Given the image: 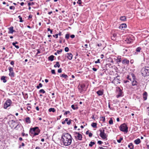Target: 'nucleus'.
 I'll return each instance as SVG.
<instances>
[{
  "label": "nucleus",
  "instance_id": "dca6fc26",
  "mask_svg": "<svg viewBox=\"0 0 149 149\" xmlns=\"http://www.w3.org/2000/svg\"><path fill=\"white\" fill-rule=\"evenodd\" d=\"M96 93L99 96L102 95L103 94V91L101 90H99L98 91H97Z\"/></svg>",
  "mask_w": 149,
  "mask_h": 149
},
{
  "label": "nucleus",
  "instance_id": "0e129e2a",
  "mask_svg": "<svg viewBox=\"0 0 149 149\" xmlns=\"http://www.w3.org/2000/svg\"><path fill=\"white\" fill-rule=\"evenodd\" d=\"M32 17V15H30L29 17H28V19H29V18H31Z\"/></svg>",
  "mask_w": 149,
  "mask_h": 149
},
{
  "label": "nucleus",
  "instance_id": "4be33fe9",
  "mask_svg": "<svg viewBox=\"0 0 149 149\" xmlns=\"http://www.w3.org/2000/svg\"><path fill=\"white\" fill-rule=\"evenodd\" d=\"M147 93L146 92H144V93L143 94V98L144 99V100H146L147 99Z\"/></svg>",
  "mask_w": 149,
  "mask_h": 149
},
{
  "label": "nucleus",
  "instance_id": "69168bd1",
  "mask_svg": "<svg viewBox=\"0 0 149 149\" xmlns=\"http://www.w3.org/2000/svg\"><path fill=\"white\" fill-rule=\"evenodd\" d=\"M93 70L94 71H96L97 70V69L95 68H93Z\"/></svg>",
  "mask_w": 149,
  "mask_h": 149
},
{
  "label": "nucleus",
  "instance_id": "bf43d9fd",
  "mask_svg": "<svg viewBox=\"0 0 149 149\" xmlns=\"http://www.w3.org/2000/svg\"><path fill=\"white\" fill-rule=\"evenodd\" d=\"M132 80L134 79H135V77L134 75V74H132Z\"/></svg>",
  "mask_w": 149,
  "mask_h": 149
},
{
  "label": "nucleus",
  "instance_id": "58836bf2",
  "mask_svg": "<svg viewBox=\"0 0 149 149\" xmlns=\"http://www.w3.org/2000/svg\"><path fill=\"white\" fill-rule=\"evenodd\" d=\"M69 36L70 35L69 34H66L65 36V38L67 39H69Z\"/></svg>",
  "mask_w": 149,
  "mask_h": 149
},
{
  "label": "nucleus",
  "instance_id": "a211bd4d",
  "mask_svg": "<svg viewBox=\"0 0 149 149\" xmlns=\"http://www.w3.org/2000/svg\"><path fill=\"white\" fill-rule=\"evenodd\" d=\"M54 56L53 55H52L48 57V59L49 61H52L54 60Z\"/></svg>",
  "mask_w": 149,
  "mask_h": 149
},
{
  "label": "nucleus",
  "instance_id": "7c9ffc66",
  "mask_svg": "<svg viewBox=\"0 0 149 149\" xmlns=\"http://www.w3.org/2000/svg\"><path fill=\"white\" fill-rule=\"evenodd\" d=\"M42 84L40 83L39 84V85L37 86L36 88L38 89H39L40 87H42Z\"/></svg>",
  "mask_w": 149,
  "mask_h": 149
},
{
  "label": "nucleus",
  "instance_id": "de8ad7c7",
  "mask_svg": "<svg viewBox=\"0 0 149 149\" xmlns=\"http://www.w3.org/2000/svg\"><path fill=\"white\" fill-rule=\"evenodd\" d=\"M58 34H56L55 35H53V36L55 38H57L58 37Z\"/></svg>",
  "mask_w": 149,
  "mask_h": 149
},
{
  "label": "nucleus",
  "instance_id": "13d9d810",
  "mask_svg": "<svg viewBox=\"0 0 149 149\" xmlns=\"http://www.w3.org/2000/svg\"><path fill=\"white\" fill-rule=\"evenodd\" d=\"M97 143L100 144H101L102 143V142L101 141H98Z\"/></svg>",
  "mask_w": 149,
  "mask_h": 149
},
{
  "label": "nucleus",
  "instance_id": "774afa93",
  "mask_svg": "<svg viewBox=\"0 0 149 149\" xmlns=\"http://www.w3.org/2000/svg\"><path fill=\"white\" fill-rule=\"evenodd\" d=\"M98 149H104V148L102 147H99Z\"/></svg>",
  "mask_w": 149,
  "mask_h": 149
},
{
  "label": "nucleus",
  "instance_id": "49530a36",
  "mask_svg": "<svg viewBox=\"0 0 149 149\" xmlns=\"http://www.w3.org/2000/svg\"><path fill=\"white\" fill-rule=\"evenodd\" d=\"M15 7L14 6H11L10 7V10H14Z\"/></svg>",
  "mask_w": 149,
  "mask_h": 149
},
{
  "label": "nucleus",
  "instance_id": "e2e57ef3",
  "mask_svg": "<svg viewBox=\"0 0 149 149\" xmlns=\"http://www.w3.org/2000/svg\"><path fill=\"white\" fill-rule=\"evenodd\" d=\"M130 76H128L127 77V78L129 80H130V81H132L131 79V78H130Z\"/></svg>",
  "mask_w": 149,
  "mask_h": 149
},
{
  "label": "nucleus",
  "instance_id": "4d7b16f0",
  "mask_svg": "<svg viewBox=\"0 0 149 149\" xmlns=\"http://www.w3.org/2000/svg\"><path fill=\"white\" fill-rule=\"evenodd\" d=\"M88 134L89 136L90 137H91L93 135L92 134L91 132H89Z\"/></svg>",
  "mask_w": 149,
  "mask_h": 149
},
{
  "label": "nucleus",
  "instance_id": "72a5a7b5",
  "mask_svg": "<svg viewBox=\"0 0 149 149\" xmlns=\"http://www.w3.org/2000/svg\"><path fill=\"white\" fill-rule=\"evenodd\" d=\"M71 107L74 110L77 109H78V107L77 106L76 107H75V106L74 105H72Z\"/></svg>",
  "mask_w": 149,
  "mask_h": 149
},
{
  "label": "nucleus",
  "instance_id": "052dcab7",
  "mask_svg": "<svg viewBox=\"0 0 149 149\" xmlns=\"http://www.w3.org/2000/svg\"><path fill=\"white\" fill-rule=\"evenodd\" d=\"M75 37V36L74 35H72L70 36V37L72 38H74Z\"/></svg>",
  "mask_w": 149,
  "mask_h": 149
},
{
  "label": "nucleus",
  "instance_id": "473e14b6",
  "mask_svg": "<svg viewBox=\"0 0 149 149\" xmlns=\"http://www.w3.org/2000/svg\"><path fill=\"white\" fill-rule=\"evenodd\" d=\"M100 118L101 119V120H102L103 122H105V117H103V116H102V117H100Z\"/></svg>",
  "mask_w": 149,
  "mask_h": 149
},
{
  "label": "nucleus",
  "instance_id": "c9c22d12",
  "mask_svg": "<svg viewBox=\"0 0 149 149\" xmlns=\"http://www.w3.org/2000/svg\"><path fill=\"white\" fill-rule=\"evenodd\" d=\"M116 33H113L112 35V36L111 37L112 39H114L116 36Z\"/></svg>",
  "mask_w": 149,
  "mask_h": 149
},
{
  "label": "nucleus",
  "instance_id": "09e8293b",
  "mask_svg": "<svg viewBox=\"0 0 149 149\" xmlns=\"http://www.w3.org/2000/svg\"><path fill=\"white\" fill-rule=\"evenodd\" d=\"M51 72L52 74H56L55 70H52Z\"/></svg>",
  "mask_w": 149,
  "mask_h": 149
},
{
  "label": "nucleus",
  "instance_id": "a19ab883",
  "mask_svg": "<svg viewBox=\"0 0 149 149\" xmlns=\"http://www.w3.org/2000/svg\"><path fill=\"white\" fill-rule=\"evenodd\" d=\"M141 50V48L140 47H137L136 49V51L138 52H139Z\"/></svg>",
  "mask_w": 149,
  "mask_h": 149
},
{
  "label": "nucleus",
  "instance_id": "b1692460",
  "mask_svg": "<svg viewBox=\"0 0 149 149\" xmlns=\"http://www.w3.org/2000/svg\"><path fill=\"white\" fill-rule=\"evenodd\" d=\"M60 65L59 64V63L57 61L56 62V64L54 65V67L55 68H56L58 67V68H59L60 67Z\"/></svg>",
  "mask_w": 149,
  "mask_h": 149
},
{
  "label": "nucleus",
  "instance_id": "cd10ccee",
  "mask_svg": "<svg viewBox=\"0 0 149 149\" xmlns=\"http://www.w3.org/2000/svg\"><path fill=\"white\" fill-rule=\"evenodd\" d=\"M91 126L94 128L97 127V123H93L91 124Z\"/></svg>",
  "mask_w": 149,
  "mask_h": 149
},
{
  "label": "nucleus",
  "instance_id": "2f4dec72",
  "mask_svg": "<svg viewBox=\"0 0 149 149\" xmlns=\"http://www.w3.org/2000/svg\"><path fill=\"white\" fill-rule=\"evenodd\" d=\"M95 144V143L94 142L91 141L89 144V146L90 147H92L93 145Z\"/></svg>",
  "mask_w": 149,
  "mask_h": 149
},
{
  "label": "nucleus",
  "instance_id": "4468645a",
  "mask_svg": "<svg viewBox=\"0 0 149 149\" xmlns=\"http://www.w3.org/2000/svg\"><path fill=\"white\" fill-rule=\"evenodd\" d=\"M40 131L39 129L36 130V131L32 135H33V136L38 135L40 133Z\"/></svg>",
  "mask_w": 149,
  "mask_h": 149
},
{
  "label": "nucleus",
  "instance_id": "7ed1b4c3",
  "mask_svg": "<svg viewBox=\"0 0 149 149\" xmlns=\"http://www.w3.org/2000/svg\"><path fill=\"white\" fill-rule=\"evenodd\" d=\"M100 133V136L104 139H107V135L104 133V128H102L99 130Z\"/></svg>",
  "mask_w": 149,
  "mask_h": 149
},
{
  "label": "nucleus",
  "instance_id": "603ef678",
  "mask_svg": "<svg viewBox=\"0 0 149 149\" xmlns=\"http://www.w3.org/2000/svg\"><path fill=\"white\" fill-rule=\"evenodd\" d=\"M21 126V124H18V125H17L15 127H14V128L15 129V128H16L18 127H20V126Z\"/></svg>",
  "mask_w": 149,
  "mask_h": 149
},
{
  "label": "nucleus",
  "instance_id": "0eeeda50",
  "mask_svg": "<svg viewBox=\"0 0 149 149\" xmlns=\"http://www.w3.org/2000/svg\"><path fill=\"white\" fill-rule=\"evenodd\" d=\"M8 70L9 72V75L11 77H13L15 76V73L13 72V68L12 67H9Z\"/></svg>",
  "mask_w": 149,
  "mask_h": 149
},
{
  "label": "nucleus",
  "instance_id": "680f3d73",
  "mask_svg": "<svg viewBox=\"0 0 149 149\" xmlns=\"http://www.w3.org/2000/svg\"><path fill=\"white\" fill-rule=\"evenodd\" d=\"M10 63L11 65H13L14 64V62L13 61H12Z\"/></svg>",
  "mask_w": 149,
  "mask_h": 149
},
{
  "label": "nucleus",
  "instance_id": "37998d69",
  "mask_svg": "<svg viewBox=\"0 0 149 149\" xmlns=\"http://www.w3.org/2000/svg\"><path fill=\"white\" fill-rule=\"evenodd\" d=\"M18 17L19 18V22H22L23 21L22 19V18L21 17V16L19 15L18 16Z\"/></svg>",
  "mask_w": 149,
  "mask_h": 149
},
{
  "label": "nucleus",
  "instance_id": "f257e3e1",
  "mask_svg": "<svg viewBox=\"0 0 149 149\" xmlns=\"http://www.w3.org/2000/svg\"><path fill=\"white\" fill-rule=\"evenodd\" d=\"M71 136L68 133L63 134L62 136L61 141L63 144L65 146L70 145L72 141Z\"/></svg>",
  "mask_w": 149,
  "mask_h": 149
},
{
  "label": "nucleus",
  "instance_id": "2eb2a0df",
  "mask_svg": "<svg viewBox=\"0 0 149 149\" xmlns=\"http://www.w3.org/2000/svg\"><path fill=\"white\" fill-rule=\"evenodd\" d=\"M132 86L136 85L137 84V82L135 79H134L132 80Z\"/></svg>",
  "mask_w": 149,
  "mask_h": 149
},
{
  "label": "nucleus",
  "instance_id": "f3484780",
  "mask_svg": "<svg viewBox=\"0 0 149 149\" xmlns=\"http://www.w3.org/2000/svg\"><path fill=\"white\" fill-rule=\"evenodd\" d=\"M121 56H118L116 60L117 63H119L120 62H121Z\"/></svg>",
  "mask_w": 149,
  "mask_h": 149
},
{
  "label": "nucleus",
  "instance_id": "ddd939ff",
  "mask_svg": "<svg viewBox=\"0 0 149 149\" xmlns=\"http://www.w3.org/2000/svg\"><path fill=\"white\" fill-rule=\"evenodd\" d=\"M122 62L123 64L126 63V64H128L129 63V61L126 59H124V60H122Z\"/></svg>",
  "mask_w": 149,
  "mask_h": 149
},
{
  "label": "nucleus",
  "instance_id": "3c124183",
  "mask_svg": "<svg viewBox=\"0 0 149 149\" xmlns=\"http://www.w3.org/2000/svg\"><path fill=\"white\" fill-rule=\"evenodd\" d=\"M62 51V49H61L60 50H57V53L58 54H60V53H61V52Z\"/></svg>",
  "mask_w": 149,
  "mask_h": 149
},
{
  "label": "nucleus",
  "instance_id": "6e6552de",
  "mask_svg": "<svg viewBox=\"0 0 149 149\" xmlns=\"http://www.w3.org/2000/svg\"><path fill=\"white\" fill-rule=\"evenodd\" d=\"M38 129V127H35L33 128H31L29 130V134L31 135L33 134Z\"/></svg>",
  "mask_w": 149,
  "mask_h": 149
},
{
  "label": "nucleus",
  "instance_id": "c85d7f7f",
  "mask_svg": "<svg viewBox=\"0 0 149 149\" xmlns=\"http://www.w3.org/2000/svg\"><path fill=\"white\" fill-rule=\"evenodd\" d=\"M49 112H54L55 111V110L54 108H50L49 109Z\"/></svg>",
  "mask_w": 149,
  "mask_h": 149
},
{
  "label": "nucleus",
  "instance_id": "393cba45",
  "mask_svg": "<svg viewBox=\"0 0 149 149\" xmlns=\"http://www.w3.org/2000/svg\"><path fill=\"white\" fill-rule=\"evenodd\" d=\"M60 76L61 77H63L65 79H66L68 77V76L65 74H61Z\"/></svg>",
  "mask_w": 149,
  "mask_h": 149
},
{
  "label": "nucleus",
  "instance_id": "79ce46f5",
  "mask_svg": "<svg viewBox=\"0 0 149 149\" xmlns=\"http://www.w3.org/2000/svg\"><path fill=\"white\" fill-rule=\"evenodd\" d=\"M39 92L40 93H45V91L43 89H42L39 91Z\"/></svg>",
  "mask_w": 149,
  "mask_h": 149
},
{
  "label": "nucleus",
  "instance_id": "ea45409f",
  "mask_svg": "<svg viewBox=\"0 0 149 149\" xmlns=\"http://www.w3.org/2000/svg\"><path fill=\"white\" fill-rule=\"evenodd\" d=\"M123 139V138L122 137H120V139L117 140L118 142V143H120L121 141Z\"/></svg>",
  "mask_w": 149,
  "mask_h": 149
},
{
  "label": "nucleus",
  "instance_id": "6e6d98bb",
  "mask_svg": "<svg viewBox=\"0 0 149 149\" xmlns=\"http://www.w3.org/2000/svg\"><path fill=\"white\" fill-rule=\"evenodd\" d=\"M34 3L33 2H32L31 3H28V5L29 6H30L31 5H34Z\"/></svg>",
  "mask_w": 149,
  "mask_h": 149
},
{
  "label": "nucleus",
  "instance_id": "c03bdc74",
  "mask_svg": "<svg viewBox=\"0 0 149 149\" xmlns=\"http://www.w3.org/2000/svg\"><path fill=\"white\" fill-rule=\"evenodd\" d=\"M82 3L81 1V0H78L77 2V3L79 5L81 4Z\"/></svg>",
  "mask_w": 149,
  "mask_h": 149
},
{
  "label": "nucleus",
  "instance_id": "4c0bfd02",
  "mask_svg": "<svg viewBox=\"0 0 149 149\" xmlns=\"http://www.w3.org/2000/svg\"><path fill=\"white\" fill-rule=\"evenodd\" d=\"M12 123H11V125H13L12 127H14V125H15V121L13 120H12Z\"/></svg>",
  "mask_w": 149,
  "mask_h": 149
},
{
  "label": "nucleus",
  "instance_id": "6ab92c4d",
  "mask_svg": "<svg viewBox=\"0 0 149 149\" xmlns=\"http://www.w3.org/2000/svg\"><path fill=\"white\" fill-rule=\"evenodd\" d=\"M126 26H127V25L126 24H123L120 25V29H122L124 28H125V27H126Z\"/></svg>",
  "mask_w": 149,
  "mask_h": 149
},
{
  "label": "nucleus",
  "instance_id": "423d86ee",
  "mask_svg": "<svg viewBox=\"0 0 149 149\" xmlns=\"http://www.w3.org/2000/svg\"><path fill=\"white\" fill-rule=\"evenodd\" d=\"M75 137V138L79 140H81L82 138V135L80 134L79 132H74Z\"/></svg>",
  "mask_w": 149,
  "mask_h": 149
},
{
  "label": "nucleus",
  "instance_id": "f704fd0d",
  "mask_svg": "<svg viewBox=\"0 0 149 149\" xmlns=\"http://www.w3.org/2000/svg\"><path fill=\"white\" fill-rule=\"evenodd\" d=\"M109 123L110 125H112L113 124V121L111 118H110V120L109 121Z\"/></svg>",
  "mask_w": 149,
  "mask_h": 149
},
{
  "label": "nucleus",
  "instance_id": "338daca9",
  "mask_svg": "<svg viewBox=\"0 0 149 149\" xmlns=\"http://www.w3.org/2000/svg\"><path fill=\"white\" fill-rule=\"evenodd\" d=\"M104 57V55L103 54H101L100 55V58H103Z\"/></svg>",
  "mask_w": 149,
  "mask_h": 149
},
{
  "label": "nucleus",
  "instance_id": "e433bc0d",
  "mask_svg": "<svg viewBox=\"0 0 149 149\" xmlns=\"http://www.w3.org/2000/svg\"><path fill=\"white\" fill-rule=\"evenodd\" d=\"M13 45L17 49H18L19 48V47L18 45H16V44L15 43V42H13L12 43Z\"/></svg>",
  "mask_w": 149,
  "mask_h": 149
},
{
  "label": "nucleus",
  "instance_id": "5fc2aeb1",
  "mask_svg": "<svg viewBox=\"0 0 149 149\" xmlns=\"http://www.w3.org/2000/svg\"><path fill=\"white\" fill-rule=\"evenodd\" d=\"M100 60L99 59H98L97 61H95V64H96V63H100Z\"/></svg>",
  "mask_w": 149,
  "mask_h": 149
},
{
  "label": "nucleus",
  "instance_id": "f8f14e48",
  "mask_svg": "<svg viewBox=\"0 0 149 149\" xmlns=\"http://www.w3.org/2000/svg\"><path fill=\"white\" fill-rule=\"evenodd\" d=\"M141 142V140L139 139H137L134 141V143L136 145L139 144Z\"/></svg>",
  "mask_w": 149,
  "mask_h": 149
},
{
  "label": "nucleus",
  "instance_id": "a878e982",
  "mask_svg": "<svg viewBox=\"0 0 149 149\" xmlns=\"http://www.w3.org/2000/svg\"><path fill=\"white\" fill-rule=\"evenodd\" d=\"M120 19L121 21H126V18L125 16H121L120 17Z\"/></svg>",
  "mask_w": 149,
  "mask_h": 149
},
{
  "label": "nucleus",
  "instance_id": "5701e85b",
  "mask_svg": "<svg viewBox=\"0 0 149 149\" xmlns=\"http://www.w3.org/2000/svg\"><path fill=\"white\" fill-rule=\"evenodd\" d=\"M72 121V120H70L69 121H68V118H66L65 120V122H67V124L68 125H69L71 124Z\"/></svg>",
  "mask_w": 149,
  "mask_h": 149
},
{
  "label": "nucleus",
  "instance_id": "f03ea898",
  "mask_svg": "<svg viewBox=\"0 0 149 149\" xmlns=\"http://www.w3.org/2000/svg\"><path fill=\"white\" fill-rule=\"evenodd\" d=\"M141 73L143 76H149V67L143 68L141 70Z\"/></svg>",
  "mask_w": 149,
  "mask_h": 149
},
{
  "label": "nucleus",
  "instance_id": "1a4fd4ad",
  "mask_svg": "<svg viewBox=\"0 0 149 149\" xmlns=\"http://www.w3.org/2000/svg\"><path fill=\"white\" fill-rule=\"evenodd\" d=\"M9 29L8 33H13V32H15V31L13 29V27L11 26L8 28Z\"/></svg>",
  "mask_w": 149,
  "mask_h": 149
},
{
  "label": "nucleus",
  "instance_id": "aec40b11",
  "mask_svg": "<svg viewBox=\"0 0 149 149\" xmlns=\"http://www.w3.org/2000/svg\"><path fill=\"white\" fill-rule=\"evenodd\" d=\"M128 147L130 148V149H133L134 146L132 143H130L128 145Z\"/></svg>",
  "mask_w": 149,
  "mask_h": 149
},
{
  "label": "nucleus",
  "instance_id": "c756f323",
  "mask_svg": "<svg viewBox=\"0 0 149 149\" xmlns=\"http://www.w3.org/2000/svg\"><path fill=\"white\" fill-rule=\"evenodd\" d=\"M127 42L128 43H130L132 42L133 41V39L132 38H129L128 39Z\"/></svg>",
  "mask_w": 149,
  "mask_h": 149
},
{
  "label": "nucleus",
  "instance_id": "a18cd8bd",
  "mask_svg": "<svg viewBox=\"0 0 149 149\" xmlns=\"http://www.w3.org/2000/svg\"><path fill=\"white\" fill-rule=\"evenodd\" d=\"M65 51L66 52H68L69 51V49L68 47H66L65 48Z\"/></svg>",
  "mask_w": 149,
  "mask_h": 149
},
{
  "label": "nucleus",
  "instance_id": "20e7f679",
  "mask_svg": "<svg viewBox=\"0 0 149 149\" xmlns=\"http://www.w3.org/2000/svg\"><path fill=\"white\" fill-rule=\"evenodd\" d=\"M120 130L121 131L127 132L128 131V127L124 123L120 125Z\"/></svg>",
  "mask_w": 149,
  "mask_h": 149
},
{
  "label": "nucleus",
  "instance_id": "39448f33",
  "mask_svg": "<svg viewBox=\"0 0 149 149\" xmlns=\"http://www.w3.org/2000/svg\"><path fill=\"white\" fill-rule=\"evenodd\" d=\"M11 104L12 101L10 99L7 100L4 104V109L7 108V107L10 106Z\"/></svg>",
  "mask_w": 149,
  "mask_h": 149
},
{
  "label": "nucleus",
  "instance_id": "9d476101",
  "mask_svg": "<svg viewBox=\"0 0 149 149\" xmlns=\"http://www.w3.org/2000/svg\"><path fill=\"white\" fill-rule=\"evenodd\" d=\"M119 91L118 93V94L116 95V97L117 98L122 96L123 95V92L122 90L120 88H119Z\"/></svg>",
  "mask_w": 149,
  "mask_h": 149
},
{
  "label": "nucleus",
  "instance_id": "8fccbe9b",
  "mask_svg": "<svg viewBox=\"0 0 149 149\" xmlns=\"http://www.w3.org/2000/svg\"><path fill=\"white\" fill-rule=\"evenodd\" d=\"M70 113V111H66L64 113V115H66L67 114H68L69 113Z\"/></svg>",
  "mask_w": 149,
  "mask_h": 149
},
{
  "label": "nucleus",
  "instance_id": "412c9836",
  "mask_svg": "<svg viewBox=\"0 0 149 149\" xmlns=\"http://www.w3.org/2000/svg\"><path fill=\"white\" fill-rule=\"evenodd\" d=\"M25 121L26 123H31V121L30 120V118L29 117H27L26 118Z\"/></svg>",
  "mask_w": 149,
  "mask_h": 149
},
{
  "label": "nucleus",
  "instance_id": "bb28decb",
  "mask_svg": "<svg viewBox=\"0 0 149 149\" xmlns=\"http://www.w3.org/2000/svg\"><path fill=\"white\" fill-rule=\"evenodd\" d=\"M6 77L5 76H2L1 78V79L3 81V82L4 83H6L7 81L6 79Z\"/></svg>",
  "mask_w": 149,
  "mask_h": 149
},
{
  "label": "nucleus",
  "instance_id": "9b49d317",
  "mask_svg": "<svg viewBox=\"0 0 149 149\" xmlns=\"http://www.w3.org/2000/svg\"><path fill=\"white\" fill-rule=\"evenodd\" d=\"M67 57L70 60H71L72 58V55L71 53H68L67 54Z\"/></svg>",
  "mask_w": 149,
  "mask_h": 149
},
{
  "label": "nucleus",
  "instance_id": "864d4df0",
  "mask_svg": "<svg viewBox=\"0 0 149 149\" xmlns=\"http://www.w3.org/2000/svg\"><path fill=\"white\" fill-rule=\"evenodd\" d=\"M62 72V69L61 68L59 69L58 70V72L59 73H61Z\"/></svg>",
  "mask_w": 149,
  "mask_h": 149
}]
</instances>
